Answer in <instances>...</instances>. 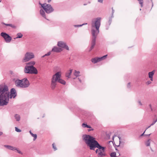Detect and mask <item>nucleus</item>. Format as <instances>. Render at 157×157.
I'll return each mask as SVG.
<instances>
[{"instance_id": "obj_8", "label": "nucleus", "mask_w": 157, "mask_h": 157, "mask_svg": "<svg viewBox=\"0 0 157 157\" xmlns=\"http://www.w3.org/2000/svg\"><path fill=\"white\" fill-rule=\"evenodd\" d=\"M0 35L4 38L6 43H9L12 40L11 37L6 33L2 32Z\"/></svg>"}, {"instance_id": "obj_27", "label": "nucleus", "mask_w": 157, "mask_h": 157, "mask_svg": "<svg viewBox=\"0 0 157 157\" xmlns=\"http://www.w3.org/2000/svg\"><path fill=\"white\" fill-rule=\"evenodd\" d=\"M31 135L34 137L33 140L35 141L37 138V135L36 134H33V133Z\"/></svg>"}, {"instance_id": "obj_53", "label": "nucleus", "mask_w": 157, "mask_h": 157, "mask_svg": "<svg viewBox=\"0 0 157 157\" xmlns=\"http://www.w3.org/2000/svg\"><path fill=\"white\" fill-rule=\"evenodd\" d=\"M78 79L79 81L80 82H81L82 81H81V79H80V78H78Z\"/></svg>"}, {"instance_id": "obj_57", "label": "nucleus", "mask_w": 157, "mask_h": 157, "mask_svg": "<svg viewBox=\"0 0 157 157\" xmlns=\"http://www.w3.org/2000/svg\"><path fill=\"white\" fill-rule=\"evenodd\" d=\"M3 134V133L2 132H0V136L2 135Z\"/></svg>"}, {"instance_id": "obj_64", "label": "nucleus", "mask_w": 157, "mask_h": 157, "mask_svg": "<svg viewBox=\"0 0 157 157\" xmlns=\"http://www.w3.org/2000/svg\"><path fill=\"white\" fill-rule=\"evenodd\" d=\"M155 121H156V122L157 121V119H156L155 120Z\"/></svg>"}, {"instance_id": "obj_18", "label": "nucleus", "mask_w": 157, "mask_h": 157, "mask_svg": "<svg viewBox=\"0 0 157 157\" xmlns=\"http://www.w3.org/2000/svg\"><path fill=\"white\" fill-rule=\"evenodd\" d=\"M40 15H42L43 17L45 18L46 19L48 20L46 18V16L44 11L42 9H40Z\"/></svg>"}, {"instance_id": "obj_49", "label": "nucleus", "mask_w": 157, "mask_h": 157, "mask_svg": "<svg viewBox=\"0 0 157 157\" xmlns=\"http://www.w3.org/2000/svg\"><path fill=\"white\" fill-rule=\"evenodd\" d=\"M86 128H92L91 126L88 125H87Z\"/></svg>"}, {"instance_id": "obj_32", "label": "nucleus", "mask_w": 157, "mask_h": 157, "mask_svg": "<svg viewBox=\"0 0 157 157\" xmlns=\"http://www.w3.org/2000/svg\"><path fill=\"white\" fill-rule=\"evenodd\" d=\"M11 77L16 78L17 76V74L16 73H14V74H13L12 75H11Z\"/></svg>"}, {"instance_id": "obj_16", "label": "nucleus", "mask_w": 157, "mask_h": 157, "mask_svg": "<svg viewBox=\"0 0 157 157\" xmlns=\"http://www.w3.org/2000/svg\"><path fill=\"white\" fill-rule=\"evenodd\" d=\"M155 70H153L152 71L148 73V77L150 79L151 81H153V76L155 72Z\"/></svg>"}, {"instance_id": "obj_63", "label": "nucleus", "mask_w": 157, "mask_h": 157, "mask_svg": "<svg viewBox=\"0 0 157 157\" xmlns=\"http://www.w3.org/2000/svg\"><path fill=\"white\" fill-rule=\"evenodd\" d=\"M87 4V3H84V4H83V5H84V6H86V5Z\"/></svg>"}, {"instance_id": "obj_23", "label": "nucleus", "mask_w": 157, "mask_h": 157, "mask_svg": "<svg viewBox=\"0 0 157 157\" xmlns=\"http://www.w3.org/2000/svg\"><path fill=\"white\" fill-rule=\"evenodd\" d=\"M16 38H21L23 36L22 34L21 33H18L17 34Z\"/></svg>"}, {"instance_id": "obj_36", "label": "nucleus", "mask_w": 157, "mask_h": 157, "mask_svg": "<svg viewBox=\"0 0 157 157\" xmlns=\"http://www.w3.org/2000/svg\"><path fill=\"white\" fill-rule=\"evenodd\" d=\"M51 51H50V52H48L47 53L45 54V56H50L51 55Z\"/></svg>"}, {"instance_id": "obj_5", "label": "nucleus", "mask_w": 157, "mask_h": 157, "mask_svg": "<svg viewBox=\"0 0 157 157\" xmlns=\"http://www.w3.org/2000/svg\"><path fill=\"white\" fill-rule=\"evenodd\" d=\"M15 83L17 87L22 88L28 87L30 85L29 82L27 78H24L21 80L17 79Z\"/></svg>"}, {"instance_id": "obj_19", "label": "nucleus", "mask_w": 157, "mask_h": 157, "mask_svg": "<svg viewBox=\"0 0 157 157\" xmlns=\"http://www.w3.org/2000/svg\"><path fill=\"white\" fill-rule=\"evenodd\" d=\"M2 24H3L4 25H5L6 26H10V27H11L12 28H13L14 29H15L16 28V27L15 25H13L12 24H6L4 23H2Z\"/></svg>"}, {"instance_id": "obj_14", "label": "nucleus", "mask_w": 157, "mask_h": 157, "mask_svg": "<svg viewBox=\"0 0 157 157\" xmlns=\"http://www.w3.org/2000/svg\"><path fill=\"white\" fill-rule=\"evenodd\" d=\"M102 147H103L104 149H99L100 150V152L98 153V157H101L99 156H105L106 155V154L105 153H103V152H104L105 151V147L102 146Z\"/></svg>"}, {"instance_id": "obj_41", "label": "nucleus", "mask_w": 157, "mask_h": 157, "mask_svg": "<svg viewBox=\"0 0 157 157\" xmlns=\"http://www.w3.org/2000/svg\"><path fill=\"white\" fill-rule=\"evenodd\" d=\"M130 82H128V84H127V87L128 88H130L131 87V86H130Z\"/></svg>"}, {"instance_id": "obj_31", "label": "nucleus", "mask_w": 157, "mask_h": 157, "mask_svg": "<svg viewBox=\"0 0 157 157\" xmlns=\"http://www.w3.org/2000/svg\"><path fill=\"white\" fill-rule=\"evenodd\" d=\"M107 56V55H104L101 57H100L101 60H103L105 59V58H106Z\"/></svg>"}, {"instance_id": "obj_37", "label": "nucleus", "mask_w": 157, "mask_h": 157, "mask_svg": "<svg viewBox=\"0 0 157 157\" xmlns=\"http://www.w3.org/2000/svg\"><path fill=\"white\" fill-rule=\"evenodd\" d=\"M112 13L111 16H112V17H114L113 14L114 12V10L113 9V7H112Z\"/></svg>"}, {"instance_id": "obj_30", "label": "nucleus", "mask_w": 157, "mask_h": 157, "mask_svg": "<svg viewBox=\"0 0 157 157\" xmlns=\"http://www.w3.org/2000/svg\"><path fill=\"white\" fill-rule=\"evenodd\" d=\"M139 2V3L140 4L141 7L143 6V0H138Z\"/></svg>"}, {"instance_id": "obj_42", "label": "nucleus", "mask_w": 157, "mask_h": 157, "mask_svg": "<svg viewBox=\"0 0 157 157\" xmlns=\"http://www.w3.org/2000/svg\"><path fill=\"white\" fill-rule=\"evenodd\" d=\"M10 74L11 76L13 74H14V73L13 72V71H10Z\"/></svg>"}, {"instance_id": "obj_47", "label": "nucleus", "mask_w": 157, "mask_h": 157, "mask_svg": "<svg viewBox=\"0 0 157 157\" xmlns=\"http://www.w3.org/2000/svg\"><path fill=\"white\" fill-rule=\"evenodd\" d=\"M100 151V150L98 148V149H97L96 150H95V153H98V151Z\"/></svg>"}, {"instance_id": "obj_13", "label": "nucleus", "mask_w": 157, "mask_h": 157, "mask_svg": "<svg viewBox=\"0 0 157 157\" xmlns=\"http://www.w3.org/2000/svg\"><path fill=\"white\" fill-rule=\"evenodd\" d=\"M4 146L9 150L13 151L16 150L17 151V152L20 154H22V152L18 150L17 149L16 147L9 145H4Z\"/></svg>"}, {"instance_id": "obj_50", "label": "nucleus", "mask_w": 157, "mask_h": 157, "mask_svg": "<svg viewBox=\"0 0 157 157\" xmlns=\"http://www.w3.org/2000/svg\"><path fill=\"white\" fill-rule=\"evenodd\" d=\"M93 130H94L92 128L91 129H88V132H90V131H93Z\"/></svg>"}, {"instance_id": "obj_60", "label": "nucleus", "mask_w": 157, "mask_h": 157, "mask_svg": "<svg viewBox=\"0 0 157 157\" xmlns=\"http://www.w3.org/2000/svg\"><path fill=\"white\" fill-rule=\"evenodd\" d=\"M45 56H45V55H43L41 56V58H43Z\"/></svg>"}, {"instance_id": "obj_55", "label": "nucleus", "mask_w": 157, "mask_h": 157, "mask_svg": "<svg viewBox=\"0 0 157 157\" xmlns=\"http://www.w3.org/2000/svg\"><path fill=\"white\" fill-rule=\"evenodd\" d=\"M29 132L30 133V134L31 135L33 133H32L31 130L29 131Z\"/></svg>"}, {"instance_id": "obj_11", "label": "nucleus", "mask_w": 157, "mask_h": 157, "mask_svg": "<svg viewBox=\"0 0 157 157\" xmlns=\"http://www.w3.org/2000/svg\"><path fill=\"white\" fill-rule=\"evenodd\" d=\"M44 10L47 13H50L53 11L54 9L51 5L48 4L46 5V7Z\"/></svg>"}, {"instance_id": "obj_17", "label": "nucleus", "mask_w": 157, "mask_h": 157, "mask_svg": "<svg viewBox=\"0 0 157 157\" xmlns=\"http://www.w3.org/2000/svg\"><path fill=\"white\" fill-rule=\"evenodd\" d=\"M72 71V69H70L69 71H67L66 73L65 76L68 78H71V75Z\"/></svg>"}, {"instance_id": "obj_25", "label": "nucleus", "mask_w": 157, "mask_h": 157, "mask_svg": "<svg viewBox=\"0 0 157 157\" xmlns=\"http://www.w3.org/2000/svg\"><path fill=\"white\" fill-rule=\"evenodd\" d=\"M47 4L46 3H44L43 4H41L40 5L41 6V7L44 10L45 9L46 5Z\"/></svg>"}, {"instance_id": "obj_51", "label": "nucleus", "mask_w": 157, "mask_h": 157, "mask_svg": "<svg viewBox=\"0 0 157 157\" xmlns=\"http://www.w3.org/2000/svg\"><path fill=\"white\" fill-rule=\"evenodd\" d=\"M109 25L108 26H106V28L105 29H106V30H108L109 29Z\"/></svg>"}, {"instance_id": "obj_1", "label": "nucleus", "mask_w": 157, "mask_h": 157, "mask_svg": "<svg viewBox=\"0 0 157 157\" xmlns=\"http://www.w3.org/2000/svg\"><path fill=\"white\" fill-rule=\"evenodd\" d=\"M101 17H98L95 19L94 21H92L91 26L95 28L96 30L92 29L91 30L92 37L91 42V46L89 51L90 52L94 48L96 44V40L97 35L99 33V28L101 25Z\"/></svg>"}, {"instance_id": "obj_6", "label": "nucleus", "mask_w": 157, "mask_h": 157, "mask_svg": "<svg viewBox=\"0 0 157 157\" xmlns=\"http://www.w3.org/2000/svg\"><path fill=\"white\" fill-rule=\"evenodd\" d=\"M34 57V54L31 52H27L25 55V56L22 60L23 62L28 61Z\"/></svg>"}, {"instance_id": "obj_46", "label": "nucleus", "mask_w": 157, "mask_h": 157, "mask_svg": "<svg viewBox=\"0 0 157 157\" xmlns=\"http://www.w3.org/2000/svg\"><path fill=\"white\" fill-rule=\"evenodd\" d=\"M156 121H154L153 122L151 123V125H153L155 123H156Z\"/></svg>"}, {"instance_id": "obj_26", "label": "nucleus", "mask_w": 157, "mask_h": 157, "mask_svg": "<svg viewBox=\"0 0 157 157\" xmlns=\"http://www.w3.org/2000/svg\"><path fill=\"white\" fill-rule=\"evenodd\" d=\"M110 156L111 157H117L116 153L115 152H113L110 154Z\"/></svg>"}, {"instance_id": "obj_56", "label": "nucleus", "mask_w": 157, "mask_h": 157, "mask_svg": "<svg viewBox=\"0 0 157 157\" xmlns=\"http://www.w3.org/2000/svg\"><path fill=\"white\" fill-rule=\"evenodd\" d=\"M29 132L30 133V134L31 135L33 133H32L31 130L29 131Z\"/></svg>"}, {"instance_id": "obj_48", "label": "nucleus", "mask_w": 157, "mask_h": 157, "mask_svg": "<svg viewBox=\"0 0 157 157\" xmlns=\"http://www.w3.org/2000/svg\"><path fill=\"white\" fill-rule=\"evenodd\" d=\"M138 103L141 105H142V103H141V101H138Z\"/></svg>"}, {"instance_id": "obj_54", "label": "nucleus", "mask_w": 157, "mask_h": 157, "mask_svg": "<svg viewBox=\"0 0 157 157\" xmlns=\"http://www.w3.org/2000/svg\"><path fill=\"white\" fill-rule=\"evenodd\" d=\"M151 125L148 126L147 127L146 129V130L147 129H148V128H149Z\"/></svg>"}, {"instance_id": "obj_58", "label": "nucleus", "mask_w": 157, "mask_h": 157, "mask_svg": "<svg viewBox=\"0 0 157 157\" xmlns=\"http://www.w3.org/2000/svg\"><path fill=\"white\" fill-rule=\"evenodd\" d=\"M51 0H48V3H49L51 2Z\"/></svg>"}, {"instance_id": "obj_61", "label": "nucleus", "mask_w": 157, "mask_h": 157, "mask_svg": "<svg viewBox=\"0 0 157 157\" xmlns=\"http://www.w3.org/2000/svg\"><path fill=\"white\" fill-rule=\"evenodd\" d=\"M151 0L152 2V0ZM152 7L153 6V2H152Z\"/></svg>"}, {"instance_id": "obj_45", "label": "nucleus", "mask_w": 157, "mask_h": 157, "mask_svg": "<svg viewBox=\"0 0 157 157\" xmlns=\"http://www.w3.org/2000/svg\"><path fill=\"white\" fill-rule=\"evenodd\" d=\"M103 0H98V2L102 3L103 2Z\"/></svg>"}, {"instance_id": "obj_39", "label": "nucleus", "mask_w": 157, "mask_h": 157, "mask_svg": "<svg viewBox=\"0 0 157 157\" xmlns=\"http://www.w3.org/2000/svg\"><path fill=\"white\" fill-rule=\"evenodd\" d=\"M96 60L97 61V62H98L100 61H101L100 58V57H97L96 58Z\"/></svg>"}, {"instance_id": "obj_34", "label": "nucleus", "mask_w": 157, "mask_h": 157, "mask_svg": "<svg viewBox=\"0 0 157 157\" xmlns=\"http://www.w3.org/2000/svg\"><path fill=\"white\" fill-rule=\"evenodd\" d=\"M52 146L53 148L54 149L55 151L57 150V148L56 147V146L55 145L54 143H53L52 144Z\"/></svg>"}, {"instance_id": "obj_15", "label": "nucleus", "mask_w": 157, "mask_h": 157, "mask_svg": "<svg viewBox=\"0 0 157 157\" xmlns=\"http://www.w3.org/2000/svg\"><path fill=\"white\" fill-rule=\"evenodd\" d=\"M62 51V50L61 48H58L56 46H54L52 48L51 52H59Z\"/></svg>"}, {"instance_id": "obj_20", "label": "nucleus", "mask_w": 157, "mask_h": 157, "mask_svg": "<svg viewBox=\"0 0 157 157\" xmlns=\"http://www.w3.org/2000/svg\"><path fill=\"white\" fill-rule=\"evenodd\" d=\"M14 117L17 121H19L20 120V116L18 114H16L14 116Z\"/></svg>"}, {"instance_id": "obj_28", "label": "nucleus", "mask_w": 157, "mask_h": 157, "mask_svg": "<svg viewBox=\"0 0 157 157\" xmlns=\"http://www.w3.org/2000/svg\"><path fill=\"white\" fill-rule=\"evenodd\" d=\"M87 24V23H85V24H83L82 25H74V26L75 27H80L82 26L85 25H86Z\"/></svg>"}, {"instance_id": "obj_4", "label": "nucleus", "mask_w": 157, "mask_h": 157, "mask_svg": "<svg viewBox=\"0 0 157 157\" xmlns=\"http://www.w3.org/2000/svg\"><path fill=\"white\" fill-rule=\"evenodd\" d=\"M35 62L34 61H31L26 63L24 69V72L26 74H37L38 71L37 69L34 66Z\"/></svg>"}, {"instance_id": "obj_9", "label": "nucleus", "mask_w": 157, "mask_h": 157, "mask_svg": "<svg viewBox=\"0 0 157 157\" xmlns=\"http://www.w3.org/2000/svg\"><path fill=\"white\" fill-rule=\"evenodd\" d=\"M57 45L60 48H65L67 50H69V48L68 46L66 44V43L63 41H58V42Z\"/></svg>"}, {"instance_id": "obj_43", "label": "nucleus", "mask_w": 157, "mask_h": 157, "mask_svg": "<svg viewBox=\"0 0 157 157\" xmlns=\"http://www.w3.org/2000/svg\"><path fill=\"white\" fill-rule=\"evenodd\" d=\"M146 130H145V131L143 133H142V134L140 135V137H141V136H144H144H145L144 133H145V132Z\"/></svg>"}, {"instance_id": "obj_12", "label": "nucleus", "mask_w": 157, "mask_h": 157, "mask_svg": "<svg viewBox=\"0 0 157 157\" xmlns=\"http://www.w3.org/2000/svg\"><path fill=\"white\" fill-rule=\"evenodd\" d=\"M54 76L53 75L51 79V87L52 90H54L56 87L57 82Z\"/></svg>"}, {"instance_id": "obj_33", "label": "nucleus", "mask_w": 157, "mask_h": 157, "mask_svg": "<svg viewBox=\"0 0 157 157\" xmlns=\"http://www.w3.org/2000/svg\"><path fill=\"white\" fill-rule=\"evenodd\" d=\"M15 131L17 132H21V130L18 128L17 127H15Z\"/></svg>"}, {"instance_id": "obj_52", "label": "nucleus", "mask_w": 157, "mask_h": 157, "mask_svg": "<svg viewBox=\"0 0 157 157\" xmlns=\"http://www.w3.org/2000/svg\"><path fill=\"white\" fill-rule=\"evenodd\" d=\"M151 134H145V136H149Z\"/></svg>"}, {"instance_id": "obj_62", "label": "nucleus", "mask_w": 157, "mask_h": 157, "mask_svg": "<svg viewBox=\"0 0 157 157\" xmlns=\"http://www.w3.org/2000/svg\"><path fill=\"white\" fill-rule=\"evenodd\" d=\"M42 3H41L40 2H39V4L40 5H41V4Z\"/></svg>"}, {"instance_id": "obj_38", "label": "nucleus", "mask_w": 157, "mask_h": 157, "mask_svg": "<svg viewBox=\"0 0 157 157\" xmlns=\"http://www.w3.org/2000/svg\"><path fill=\"white\" fill-rule=\"evenodd\" d=\"M111 132H110V133H109L108 134H106V136L107 137H109V138L110 137V136H111Z\"/></svg>"}, {"instance_id": "obj_29", "label": "nucleus", "mask_w": 157, "mask_h": 157, "mask_svg": "<svg viewBox=\"0 0 157 157\" xmlns=\"http://www.w3.org/2000/svg\"><path fill=\"white\" fill-rule=\"evenodd\" d=\"M91 62L94 63H96L97 62V61L96 60V58H92V59H91Z\"/></svg>"}, {"instance_id": "obj_2", "label": "nucleus", "mask_w": 157, "mask_h": 157, "mask_svg": "<svg viewBox=\"0 0 157 157\" xmlns=\"http://www.w3.org/2000/svg\"><path fill=\"white\" fill-rule=\"evenodd\" d=\"M82 137L83 140L90 150H94L96 148L99 149H104L93 136L89 135L84 134L82 135Z\"/></svg>"}, {"instance_id": "obj_40", "label": "nucleus", "mask_w": 157, "mask_h": 157, "mask_svg": "<svg viewBox=\"0 0 157 157\" xmlns=\"http://www.w3.org/2000/svg\"><path fill=\"white\" fill-rule=\"evenodd\" d=\"M151 83V82L150 81H148L147 82H146V84L147 85H148L150 84Z\"/></svg>"}, {"instance_id": "obj_3", "label": "nucleus", "mask_w": 157, "mask_h": 157, "mask_svg": "<svg viewBox=\"0 0 157 157\" xmlns=\"http://www.w3.org/2000/svg\"><path fill=\"white\" fill-rule=\"evenodd\" d=\"M9 92L6 85H0V106L8 104L9 101Z\"/></svg>"}, {"instance_id": "obj_59", "label": "nucleus", "mask_w": 157, "mask_h": 157, "mask_svg": "<svg viewBox=\"0 0 157 157\" xmlns=\"http://www.w3.org/2000/svg\"><path fill=\"white\" fill-rule=\"evenodd\" d=\"M115 136H115V135H114L113 136V140H114V137H115Z\"/></svg>"}, {"instance_id": "obj_7", "label": "nucleus", "mask_w": 157, "mask_h": 157, "mask_svg": "<svg viewBox=\"0 0 157 157\" xmlns=\"http://www.w3.org/2000/svg\"><path fill=\"white\" fill-rule=\"evenodd\" d=\"M53 75L57 82L63 85H65L66 82L65 81L61 78V74L59 72H56Z\"/></svg>"}, {"instance_id": "obj_22", "label": "nucleus", "mask_w": 157, "mask_h": 157, "mask_svg": "<svg viewBox=\"0 0 157 157\" xmlns=\"http://www.w3.org/2000/svg\"><path fill=\"white\" fill-rule=\"evenodd\" d=\"M150 140L149 139L146 142H145V144L146 145V146H149L150 145Z\"/></svg>"}, {"instance_id": "obj_24", "label": "nucleus", "mask_w": 157, "mask_h": 157, "mask_svg": "<svg viewBox=\"0 0 157 157\" xmlns=\"http://www.w3.org/2000/svg\"><path fill=\"white\" fill-rule=\"evenodd\" d=\"M113 17H112V16L109 17V20L108 21L109 26L111 24L112 21V19Z\"/></svg>"}, {"instance_id": "obj_21", "label": "nucleus", "mask_w": 157, "mask_h": 157, "mask_svg": "<svg viewBox=\"0 0 157 157\" xmlns=\"http://www.w3.org/2000/svg\"><path fill=\"white\" fill-rule=\"evenodd\" d=\"M80 72L79 71H77L75 70V72L74 73V75L76 77H78L79 76V74H80Z\"/></svg>"}, {"instance_id": "obj_35", "label": "nucleus", "mask_w": 157, "mask_h": 157, "mask_svg": "<svg viewBox=\"0 0 157 157\" xmlns=\"http://www.w3.org/2000/svg\"><path fill=\"white\" fill-rule=\"evenodd\" d=\"M87 125L86 123H83L82 124V126L84 128H86Z\"/></svg>"}, {"instance_id": "obj_10", "label": "nucleus", "mask_w": 157, "mask_h": 157, "mask_svg": "<svg viewBox=\"0 0 157 157\" xmlns=\"http://www.w3.org/2000/svg\"><path fill=\"white\" fill-rule=\"evenodd\" d=\"M10 93L9 94V98H14L17 95L16 91L14 88H12L10 90Z\"/></svg>"}, {"instance_id": "obj_44", "label": "nucleus", "mask_w": 157, "mask_h": 157, "mask_svg": "<svg viewBox=\"0 0 157 157\" xmlns=\"http://www.w3.org/2000/svg\"><path fill=\"white\" fill-rule=\"evenodd\" d=\"M118 138L119 139V144H120V143H121V138L119 136H118Z\"/></svg>"}]
</instances>
